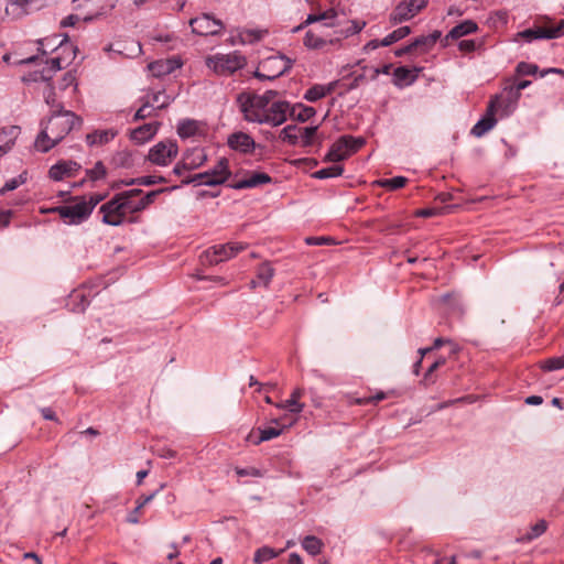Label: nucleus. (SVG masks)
<instances>
[{
  "instance_id": "nucleus-1",
  "label": "nucleus",
  "mask_w": 564,
  "mask_h": 564,
  "mask_svg": "<svg viewBox=\"0 0 564 564\" xmlns=\"http://www.w3.org/2000/svg\"><path fill=\"white\" fill-rule=\"evenodd\" d=\"M276 95L274 90H267L262 95L241 93L236 101L246 121L278 127L286 121L290 104L273 101Z\"/></svg>"
},
{
  "instance_id": "nucleus-2",
  "label": "nucleus",
  "mask_w": 564,
  "mask_h": 564,
  "mask_svg": "<svg viewBox=\"0 0 564 564\" xmlns=\"http://www.w3.org/2000/svg\"><path fill=\"white\" fill-rule=\"evenodd\" d=\"M80 122V118L72 111H53L47 122H42V129L34 142L35 149L41 152L50 151Z\"/></svg>"
},
{
  "instance_id": "nucleus-3",
  "label": "nucleus",
  "mask_w": 564,
  "mask_h": 564,
  "mask_svg": "<svg viewBox=\"0 0 564 564\" xmlns=\"http://www.w3.org/2000/svg\"><path fill=\"white\" fill-rule=\"evenodd\" d=\"M247 64V58L238 51L228 54L217 53L206 58V65L214 73L220 76H229L235 72L242 69Z\"/></svg>"
},
{
  "instance_id": "nucleus-4",
  "label": "nucleus",
  "mask_w": 564,
  "mask_h": 564,
  "mask_svg": "<svg viewBox=\"0 0 564 564\" xmlns=\"http://www.w3.org/2000/svg\"><path fill=\"white\" fill-rule=\"evenodd\" d=\"M362 138H354L352 135H343L329 148L325 160L328 162H340L355 154L362 145Z\"/></svg>"
},
{
  "instance_id": "nucleus-5",
  "label": "nucleus",
  "mask_w": 564,
  "mask_h": 564,
  "mask_svg": "<svg viewBox=\"0 0 564 564\" xmlns=\"http://www.w3.org/2000/svg\"><path fill=\"white\" fill-rule=\"evenodd\" d=\"M248 247L247 243L231 241L225 245H216L205 250L200 256L203 264H218L231 259Z\"/></svg>"
},
{
  "instance_id": "nucleus-6",
  "label": "nucleus",
  "mask_w": 564,
  "mask_h": 564,
  "mask_svg": "<svg viewBox=\"0 0 564 564\" xmlns=\"http://www.w3.org/2000/svg\"><path fill=\"white\" fill-rule=\"evenodd\" d=\"M51 212L57 213L68 225H79L90 216L86 205V196L74 198L70 204L54 207Z\"/></svg>"
},
{
  "instance_id": "nucleus-7",
  "label": "nucleus",
  "mask_w": 564,
  "mask_h": 564,
  "mask_svg": "<svg viewBox=\"0 0 564 564\" xmlns=\"http://www.w3.org/2000/svg\"><path fill=\"white\" fill-rule=\"evenodd\" d=\"M178 154V145L176 141L164 140L153 145L149 153L148 160L159 166L169 165Z\"/></svg>"
},
{
  "instance_id": "nucleus-8",
  "label": "nucleus",
  "mask_w": 564,
  "mask_h": 564,
  "mask_svg": "<svg viewBox=\"0 0 564 564\" xmlns=\"http://www.w3.org/2000/svg\"><path fill=\"white\" fill-rule=\"evenodd\" d=\"M564 34V20L558 21L556 24L535 25L531 29L523 30L518 33V36L524 39L527 42L534 40H553L558 39Z\"/></svg>"
},
{
  "instance_id": "nucleus-9",
  "label": "nucleus",
  "mask_w": 564,
  "mask_h": 564,
  "mask_svg": "<svg viewBox=\"0 0 564 564\" xmlns=\"http://www.w3.org/2000/svg\"><path fill=\"white\" fill-rule=\"evenodd\" d=\"M99 214L102 215L101 221L109 226H120L128 217L124 206L117 194L99 207Z\"/></svg>"
},
{
  "instance_id": "nucleus-10",
  "label": "nucleus",
  "mask_w": 564,
  "mask_h": 564,
  "mask_svg": "<svg viewBox=\"0 0 564 564\" xmlns=\"http://www.w3.org/2000/svg\"><path fill=\"white\" fill-rule=\"evenodd\" d=\"M192 32L200 36L218 35L224 30V23L209 13L189 20Z\"/></svg>"
},
{
  "instance_id": "nucleus-11",
  "label": "nucleus",
  "mask_w": 564,
  "mask_h": 564,
  "mask_svg": "<svg viewBox=\"0 0 564 564\" xmlns=\"http://www.w3.org/2000/svg\"><path fill=\"white\" fill-rule=\"evenodd\" d=\"M427 4V0L401 1L391 12L390 22L395 25L415 17Z\"/></svg>"
},
{
  "instance_id": "nucleus-12",
  "label": "nucleus",
  "mask_w": 564,
  "mask_h": 564,
  "mask_svg": "<svg viewBox=\"0 0 564 564\" xmlns=\"http://www.w3.org/2000/svg\"><path fill=\"white\" fill-rule=\"evenodd\" d=\"M261 67H262V69H270L273 72L265 74L259 68L254 72V77H257L261 80H263V79L272 80V79H275V78L280 77L281 75H283L290 68V65H289L288 61H285L283 57L272 56V57L267 58L262 63Z\"/></svg>"
},
{
  "instance_id": "nucleus-13",
  "label": "nucleus",
  "mask_w": 564,
  "mask_h": 564,
  "mask_svg": "<svg viewBox=\"0 0 564 564\" xmlns=\"http://www.w3.org/2000/svg\"><path fill=\"white\" fill-rule=\"evenodd\" d=\"M521 94L514 93L509 86H506L501 94L496 95L490 101H496V111H501L505 116H509L517 108Z\"/></svg>"
},
{
  "instance_id": "nucleus-14",
  "label": "nucleus",
  "mask_w": 564,
  "mask_h": 564,
  "mask_svg": "<svg viewBox=\"0 0 564 564\" xmlns=\"http://www.w3.org/2000/svg\"><path fill=\"white\" fill-rule=\"evenodd\" d=\"M227 145L239 153L251 154L257 148V143L253 138L242 131H236L228 135Z\"/></svg>"
},
{
  "instance_id": "nucleus-15",
  "label": "nucleus",
  "mask_w": 564,
  "mask_h": 564,
  "mask_svg": "<svg viewBox=\"0 0 564 564\" xmlns=\"http://www.w3.org/2000/svg\"><path fill=\"white\" fill-rule=\"evenodd\" d=\"M205 174L208 175V181H205L206 186L224 184L231 175L228 160L220 158L212 169L205 171Z\"/></svg>"
},
{
  "instance_id": "nucleus-16",
  "label": "nucleus",
  "mask_w": 564,
  "mask_h": 564,
  "mask_svg": "<svg viewBox=\"0 0 564 564\" xmlns=\"http://www.w3.org/2000/svg\"><path fill=\"white\" fill-rule=\"evenodd\" d=\"M496 101H489L486 115L476 122V124L471 128L470 133L476 138L484 137L488 131H490L496 126Z\"/></svg>"
},
{
  "instance_id": "nucleus-17",
  "label": "nucleus",
  "mask_w": 564,
  "mask_h": 564,
  "mask_svg": "<svg viewBox=\"0 0 564 564\" xmlns=\"http://www.w3.org/2000/svg\"><path fill=\"white\" fill-rule=\"evenodd\" d=\"M272 177L264 172H252L249 176L229 184L234 189L254 188L264 184H270Z\"/></svg>"
},
{
  "instance_id": "nucleus-18",
  "label": "nucleus",
  "mask_w": 564,
  "mask_h": 564,
  "mask_svg": "<svg viewBox=\"0 0 564 564\" xmlns=\"http://www.w3.org/2000/svg\"><path fill=\"white\" fill-rule=\"evenodd\" d=\"M141 194L142 189L139 188L128 189L117 194L119 199L123 204L128 215H132L143 210V208H141V202L139 199V196H141Z\"/></svg>"
},
{
  "instance_id": "nucleus-19",
  "label": "nucleus",
  "mask_w": 564,
  "mask_h": 564,
  "mask_svg": "<svg viewBox=\"0 0 564 564\" xmlns=\"http://www.w3.org/2000/svg\"><path fill=\"white\" fill-rule=\"evenodd\" d=\"M268 32L258 29H237V35L229 39L231 45L236 44H253L261 41Z\"/></svg>"
},
{
  "instance_id": "nucleus-20",
  "label": "nucleus",
  "mask_w": 564,
  "mask_h": 564,
  "mask_svg": "<svg viewBox=\"0 0 564 564\" xmlns=\"http://www.w3.org/2000/svg\"><path fill=\"white\" fill-rule=\"evenodd\" d=\"M339 42V37L324 36L316 33L314 30L306 32L304 36V45L310 50H321L326 45H334Z\"/></svg>"
},
{
  "instance_id": "nucleus-21",
  "label": "nucleus",
  "mask_w": 564,
  "mask_h": 564,
  "mask_svg": "<svg viewBox=\"0 0 564 564\" xmlns=\"http://www.w3.org/2000/svg\"><path fill=\"white\" fill-rule=\"evenodd\" d=\"M159 127V122L144 123L133 129L130 133V138L135 143L143 144L158 133Z\"/></svg>"
},
{
  "instance_id": "nucleus-22",
  "label": "nucleus",
  "mask_w": 564,
  "mask_h": 564,
  "mask_svg": "<svg viewBox=\"0 0 564 564\" xmlns=\"http://www.w3.org/2000/svg\"><path fill=\"white\" fill-rule=\"evenodd\" d=\"M441 36L442 32L435 30L434 32L427 35H421L414 39L411 42L413 51H417L420 53H429L435 46Z\"/></svg>"
},
{
  "instance_id": "nucleus-23",
  "label": "nucleus",
  "mask_w": 564,
  "mask_h": 564,
  "mask_svg": "<svg viewBox=\"0 0 564 564\" xmlns=\"http://www.w3.org/2000/svg\"><path fill=\"white\" fill-rule=\"evenodd\" d=\"M550 73L564 74V70L560 68H546L540 72L536 64L520 62L516 66V74L518 76H535L545 77Z\"/></svg>"
},
{
  "instance_id": "nucleus-24",
  "label": "nucleus",
  "mask_w": 564,
  "mask_h": 564,
  "mask_svg": "<svg viewBox=\"0 0 564 564\" xmlns=\"http://www.w3.org/2000/svg\"><path fill=\"white\" fill-rule=\"evenodd\" d=\"M181 66L182 63L177 59H161L150 63L148 68L153 76L162 77L171 74Z\"/></svg>"
},
{
  "instance_id": "nucleus-25",
  "label": "nucleus",
  "mask_w": 564,
  "mask_h": 564,
  "mask_svg": "<svg viewBox=\"0 0 564 564\" xmlns=\"http://www.w3.org/2000/svg\"><path fill=\"white\" fill-rule=\"evenodd\" d=\"M274 273L275 271L270 262L265 261L261 263L257 269L256 279L250 282L251 288H268L274 276Z\"/></svg>"
},
{
  "instance_id": "nucleus-26",
  "label": "nucleus",
  "mask_w": 564,
  "mask_h": 564,
  "mask_svg": "<svg viewBox=\"0 0 564 564\" xmlns=\"http://www.w3.org/2000/svg\"><path fill=\"white\" fill-rule=\"evenodd\" d=\"M20 133V129L17 126H10L0 129V156L8 153Z\"/></svg>"
},
{
  "instance_id": "nucleus-27",
  "label": "nucleus",
  "mask_w": 564,
  "mask_h": 564,
  "mask_svg": "<svg viewBox=\"0 0 564 564\" xmlns=\"http://www.w3.org/2000/svg\"><path fill=\"white\" fill-rule=\"evenodd\" d=\"M337 86V82H330L326 85L316 84L308 88L304 94V99L310 102H315L327 95H330Z\"/></svg>"
},
{
  "instance_id": "nucleus-28",
  "label": "nucleus",
  "mask_w": 564,
  "mask_h": 564,
  "mask_svg": "<svg viewBox=\"0 0 564 564\" xmlns=\"http://www.w3.org/2000/svg\"><path fill=\"white\" fill-rule=\"evenodd\" d=\"M422 68H414L411 70L404 66L397 67L393 72V82L397 86L411 85L417 78V73Z\"/></svg>"
},
{
  "instance_id": "nucleus-29",
  "label": "nucleus",
  "mask_w": 564,
  "mask_h": 564,
  "mask_svg": "<svg viewBox=\"0 0 564 564\" xmlns=\"http://www.w3.org/2000/svg\"><path fill=\"white\" fill-rule=\"evenodd\" d=\"M79 165L75 162H61L51 166L48 175L54 181H61L65 176H70Z\"/></svg>"
},
{
  "instance_id": "nucleus-30",
  "label": "nucleus",
  "mask_w": 564,
  "mask_h": 564,
  "mask_svg": "<svg viewBox=\"0 0 564 564\" xmlns=\"http://www.w3.org/2000/svg\"><path fill=\"white\" fill-rule=\"evenodd\" d=\"M478 30V25L473 20H465L455 25L446 35L447 39L458 40L465 35L475 33Z\"/></svg>"
},
{
  "instance_id": "nucleus-31",
  "label": "nucleus",
  "mask_w": 564,
  "mask_h": 564,
  "mask_svg": "<svg viewBox=\"0 0 564 564\" xmlns=\"http://www.w3.org/2000/svg\"><path fill=\"white\" fill-rule=\"evenodd\" d=\"M116 134H117V132L112 129L96 130L86 135V142L90 147L104 145V144L110 142L116 137Z\"/></svg>"
},
{
  "instance_id": "nucleus-32",
  "label": "nucleus",
  "mask_w": 564,
  "mask_h": 564,
  "mask_svg": "<svg viewBox=\"0 0 564 564\" xmlns=\"http://www.w3.org/2000/svg\"><path fill=\"white\" fill-rule=\"evenodd\" d=\"M337 17V13L334 9H328L322 13H311L306 17L304 24L307 26L310 24L325 21L324 26L326 28H333L335 26V19Z\"/></svg>"
},
{
  "instance_id": "nucleus-33",
  "label": "nucleus",
  "mask_w": 564,
  "mask_h": 564,
  "mask_svg": "<svg viewBox=\"0 0 564 564\" xmlns=\"http://www.w3.org/2000/svg\"><path fill=\"white\" fill-rule=\"evenodd\" d=\"M303 395V390L296 388L291 393L290 398L284 401L282 404H276L278 408L289 409L290 412L299 414L304 410V404L300 402V399Z\"/></svg>"
},
{
  "instance_id": "nucleus-34",
  "label": "nucleus",
  "mask_w": 564,
  "mask_h": 564,
  "mask_svg": "<svg viewBox=\"0 0 564 564\" xmlns=\"http://www.w3.org/2000/svg\"><path fill=\"white\" fill-rule=\"evenodd\" d=\"M206 154L204 150L202 149H193L185 153L183 160H184V166L194 170L199 166H202L206 161Z\"/></svg>"
},
{
  "instance_id": "nucleus-35",
  "label": "nucleus",
  "mask_w": 564,
  "mask_h": 564,
  "mask_svg": "<svg viewBox=\"0 0 564 564\" xmlns=\"http://www.w3.org/2000/svg\"><path fill=\"white\" fill-rule=\"evenodd\" d=\"M199 123L193 119H184L177 123V134L182 139H187L198 134Z\"/></svg>"
},
{
  "instance_id": "nucleus-36",
  "label": "nucleus",
  "mask_w": 564,
  "mask_h": 564,
  "mask_svg": "<svg viewBox=\"0 0 564 564\" xmlns=\"http://www.w3.org/2000/svg\"><path fill=\"white\" fill-rule=\"evenodd\" d=\"M289 113L293 119L300 122H305L310 120L312 117H314L316 111L313 107L296 104L295 106L292 107V109H289L288 115Z\"/></svg>"
},
{
  "instance_id": "nucleus-37",
  "label": "nucleus",
  "mask_w": 564,
  "mask_h": 564,
  "mask_svg": "<svg viewBox=\"0 0 564 564\" xmlns=\"http://www.w3.org/2000/svg\"><path fill=\"white\" fill-rule=\"evenodd\" d=\"M62 68V58L59 56L48 58L45 61V66L40 70V79L50 80Z\"/></svg>"
},
{
  "instance_id": "nucleus-38",
  "label": "nucleus",
  "mask_w": 564,
  "mask_h": 564,
  "mask_svg": "<svg viewBox=\"0 0 564 564\" xmlns=\"http://www.w3.org/2000/svg\"><path fill=\"white\" fill-rule=\"evenodd\" d=\"M302 547L310 554V555H317L322 552L324 547L323 541L315 536V535H306L302 542Z\"/></svg>"
},
{
  "instance_id": "nucleus-39",
  "label": "nucleus",
  "mask_w": 564,
  "mask_h": 564,
  "mask_svg": "<svg viewBox=\"0 0 564 564\" xmlns=\"http://www.w3.org/2000/svg\"><path fill=\"white\" fill-rule=\"evenodd\" d=\"M31 0H7L6 12L9 15L19 18L26 13V8Z\"/></svg>"
},
{
  "instance_id": "nucleus-40",
  "label": "nucleus",
  "mask_w": 564,
  "mask_h": 564,
  "mask_svg": "<svg viewBox=\"0 0 564 564\" xmlns=\"http://www.w3.org/2000/svg\"><path fill=\"white\" fill-rule=\"evenodd\" d=\"M169 182H171L170 177L158 176V175H145V176H141L138 178H132V180L126 181L123 183L126 185L138 184V185H143V186H151V185H155L159 183H169Z\"/></svg>"
},
{
  "instance_id": "nucleus-41",
  "label": "nucleus",
  "mask_w": 564,
  "mask_h": 564,
  "mask_svg": "<svg viewBox=\"0 0 564 564\" xmlns=\"http://www.w3.org/2000/svg\"><path fill=\"white\" fill-rule=\"evenodd\" d=\"M410 33H411V28L410 26H408V25L401 26V28L392 31L391 33H389L387 36H384L381 40V44H382V46L392 45L393 43H397L400 40H402L405 36H408Z\"/></svg>"
},
{
  "instance_id": "nucleus-42",
  "label": "nucleus",
  "mask_w": 564,
  "mask_h": 564,
  "mask_svg": "<svg viewBox=\"0 0 564 564\" xmlns=\"http://www.w3.org/2000/svg\"><path fill=\"white\" fill-rule=\"evenodd\" d=\"M344 173V167L341 165L335 164L332 166H327L321 169L312 174V177L317 180H326L332 177H338Z\"/></svg>"
},
{
  "instance_id": "nucleus-43",
  "label": "nucleus",
  "mask_w": 564,
  "mask_h": 564,
  "mask_svg": "<svg viewBox=\"0 0 564 564\" xmlns=\"http://www.w3.org/2000/svg\"><path fill=\"white\" fill-rule=\"evenodd\" d=\"M365 26H366V21L351 20V21H349L348 26L336 32L338 34L336 37H339V40L341 37L347 39L351 35L358 34L361 30H364Z\"/></svg>"
},
{
  "instance_id": "nucleus-44",
  "label": "nucleus",
  "mask_w": 564,
  "mask_h": 564,
  "mask_svg": "<svg viewBox=\"0 0 564 564\" xmlns=\"http://www.w3.org/2000/svg\"><path fill=\"white\" fill-rule=\"evenodd\" d=\"M112 163L117 167H131L134 163L133 155L128 150L118 151L112 156Z\"/></svg>"
},
{
  "instance_id": "nucleus-45",
  "label": "nucleus",
  "mask_w": 564,
  "mask_h": 564,
  "mask_svg": "<svg viewBox=\"0 0 564 564\" xmlns=\"http://www.w3.org/2000/svg\"><path fill=\"white\" fill-rule=\"evenodd\" d=\"M280 139L283 142H288L289 144L295 145L299 143V127L295 124H289L284 127L280 132Z\"/></svg>"
},
{
  "instance_id": "nucleus-46",
  "label": "nucleus",
  "mask_w": 564,
  "mask_h": 564,
  "mask_svg": "<svg viewBox=\"0 0 564 564\" xmlns=\"http://www.w3.org/2000/svg\"><path fill=\"white\" fill-rule=\"evenodd\" d=\"M279 555V552L270 546L259 547L253 555V562L256 564H262Z\"/></svg>"
},
{
  "instance_id": "nucleus-47",
  "label": "nucleus",
  "mask_w": 564,
  "mask_h": 564,
  "mask_svg": "<svg viewBox=\"0 0 564 564\" xmlns=\"http://www.w3.org/2000/svg\"><path fill=\"white\" fill-rule=\"evenodd\" d=\"M378 185L389 191H395L406 185L408 178L404 176H394L377 181Z\"/></svg>"
},
{
  "instance_id": "nucleus-48",
  "label": "nucleus",
  "mask_w": 564,
  "mask_h": 564,
  "mask_svg": "<svg viewBox=\"0 0 564 564\" xmlns=\"http://www.w3.org/2000/svg\"><path fill=\"white\" fill-rule=\"evenodd\" d=\"M282 432H283V427L268 426V427L259 429L260 436L253 443L256 445H259L262 442H267V441H270L272 438L280 436L282 434Z\"/></svg>"
},
{
  "instance_id": "nucleus-49",
  "label": "nucleus",
  "mask_w": 564,
  "mask_h": 564,
  "mask_svg": "<svg viewBox=\"0 0 564 564\" xmlns=\"http://www.w3.org/2000/svg\"><path fill=\"white\" fill-rule=\"evenodd\" d=\"M26 182V173H21L20 175L12 177L8 180L4 185L0 189V194L3 195L7 192L14 191L20 185L24 184Z\"/></svg>"
},
{
  "instance_id": "nucleus-50",
  "label": "nucleus",
  "mask_w": 564,
  "mask_h": 564,
  "mask_svg": "<svg viewBox=\"0 0 564 564\" xmlns=\"http://www.w3.org/2000/svg\"><path fill=\"white\" fill-rule=\"evenodd\" d=\"M541 369L544 371H555L564 368V359L562 356H555L541 361Z\"/></svg>"
},
{
  "instance_id": "nucleus-51",
  "label": "nucleus",
  "mask_w": 564,
  "mask_h": 564,
  "mask_svg": "<svg viewBox=\"0 0 564 564\" xmlns=\"http://www.w3.org/2000/svg\"><path fill=\"white\" fill-rule=\"evenodd\" d=\"M317 127L299 128V137L303 145H311L316 134Z\"/></svg>"
},
{
  "instance_id": "nucleus-52",
  "label": "nucleus",
  "mask_w": 564,
  "mask_h": 564,
  "mask_svg": "<svg viewBox=\"0 0 564 564\" xmlns=\"http://www.w3.org/2000/svg\"><path fill=\"white\" fill-rule=\"evenodd\" d=\"M86 174L89 177V180L99 181L106 176L107 170L104 163L101 161H98L93 169L86 171Z\"/></svg>"
},
{
  "instance_id": "nucleus-53",
  "label": "nucleus",
  "mask_w": 564,
  "mask_h": 564,
  "mask_svg": "<svg viewBox=\"0 0 564 564\" xmlns=\"http://www.w3.org/2000/svg\"><path fill=\"white\" fill-rule=\"evenodd\" d=\"M547 529V522L545 520L538 521L534 525L531 527L530 531L527 534L528 540H534L542 535Z\"/></svg>"
},
{
  "instance_id": "nucleus-54",
  "label": "nucleus",
  "mask_w": 564,
  "mask_h": 564,
  "mask_svg": "<svg viewBox=\"0 0 564 564\" xmlns=\"http://www.w3.org/2000/svg\"><path fill=\"white\" fill-rule=\"evenodd\" d=\"M155 111V108H153V105L150 104V101L144 102L134 113L133 121L143 120L145 118H149L153 116V112Z\"/></svg>"
},
{
  "instance_id": "nucleus-55",
  "label": "nucleus",
  "mask_w": 564,
  "mask_h": 564,
  "mask_svg": "<svg viewBox=\"0 0 564 564\" xmlns=\"http://www.w3.org/2000/svg\"><path fill=\"white\" fill-rule=\"evenodd\" d=\"M44 98H45L46 104L51 106L52 112L53 111H58V110H64L62 104L57 101L56 93L54 91L53 88H48L45 91Z\"/></svg>"
},
{
  "instance_id": "nucleus-56",
  "label": "nucleus",
  "mask_w": 564,
  "mask_h": 564,
  "mask_svg": "<svg viewBox=\"0 0 564 564\" xmlns=\"http://www.w3.org/2000/svg\"><path fill=\"white\" fill-rule=\"evenodd\" d=\"M153 105V108L156 109H163L170 105V98L164 93H155L152 96V101L150 102Z\"/></svg>"
},
{
  "instance_id": "nucleus-57",
  "label": "nucleus",
  "mask_w": 564,
  "mask_h": 564,
  "mask_svg": "<svg viewBox=\"0 0 564 564\" xmlns=\"http://www.w3.org/2000/svg\"><path fill=\"white\" fill-rule=\"evenodd\" d=\"M68 87H73V91L77 88L76 77L72 72H67L59 84L62 90H66Z\"/></svg>"
},
{
  "instance_id": "nucleus-58",
  "label": "nucleus",
  "mask_w": 564,
  "mask_h": 564,
  "mask_svg": "<svg viewBox=\"0 0 564 564\" xmlns=\"http://www.w3.org/2000/svg\"><path fill=\"white\" fill-rule=\"evenodd\" d=\"M163 191L164 189L151 191V192L147 193L144 196L139 197V199L141 202V208H143V210H144L148 206H150L154 202L155 197Z\"/></svg>"
},
{
  "instance_id": "nucleus-59",
  "label": "nucleus",
  "mask_w": 564,
  "mask_h": 564,
  "mask_svg": "<svg viewBox=\"0 0 564 564\" xmlns=\"http://www.w3.org/2000/svg\"><path fill=\"white\" fill-rule=\"evenodd\" d=\"M205 181H208V175L205 174V172L197 173L193 175L192 177L184 180L183 184H195V185H205Z\"/></svg>"
},
{
  "instance_id": "nucleus-60",
  "label": "nucleus",
  "mask_w": 564,
  "mask_h": 564,
  "mask_svg": "<svg viewBox=\"0 0 564 564\" xmlns=\"http://www.w3.org/2000/svg\"><path fill=\"white\" fill-rule=\"evenodd\" d=\"M445 344L451 345V352L455 354L458 351V346L456 344H454L451 339H444L441 337L434 340L433 346L431 348H433V350L438 349Z\"/></svg>"
},
{
  "instance_id": "nucleus-61",
  "label": "nucleus",
  "mask_w": 564,
  "mask_h": 564,
  "mask_svg": "<svg viewBox=\"0 0 564 564\" xmlns=\"http://www.w3.org/2000/svg\"><path fill=\"white\" fill-rule=\"evenodd\" d=\"M105 196L104 195H100V194H91L88 198L86 197V205H87V208L89 210V213L91 214L94 208L101 202L104 200Z\"/></svg>"
},
{
  "instance_id": "nucleus-62",
  "label": "nucleus",
  "mask_w": 564,
  "mask_h": 564,
  "mask_svg": "<svg viewBox=\"0 0 564 564\" xmlns=\"http://www.w3.org/2000/svg\"><path fill=\"white\" fill-rule=\"evenodd\" d=\"M236 474L239 477H246V476L261 477V475H262L261 471L258 468H254V467L236 468Z\"/></svg>"
},
{
  "instance_id": "nucleus-63",
  "label": "nucleus",
  "mask_w": 564,
  "mask_h": 564,
  "mask_svg": "<svg viewBox=\"0 0 564 564\" xmlns=\"http://www.w3.org/2000/svg\"><path fill=\"white\" fill-rule=\"evenodd\" d=\"M387 398L384 392H378L375 395L362 398L358 400L359 404L378 403Z\"/></svg>"
},
{
  "instance_id": "nucleus-64",
  "label": "nucleus",
  "mask_w": 564,
  "mask_h": 564,
  "mask_svg": "<svg viewBox=\"0 0 564 564\" xmlns=\"http://www.w3.org/2000/svg\"><path fill=\"white\" fill-rule=\"evenodd\" d=\"M458 47L462 52L470 53L476 50L477 44L474 40H462L458 43Z\"/></svg>"
}]
</instances>
